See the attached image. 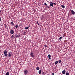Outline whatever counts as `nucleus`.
<instances>
[{"mask_svg":"<svg viewBox=\"0 0 75 75\" xmlns=\"http://www.w3.org/2000/svg\"><path fill=\"white\" fill-rule=\"evenodd\" d=\"M62 62L61 60H59L58 61V62H59V63H61Z\"/></svg>","mask_w":75,"mask_h":75,"instance_id":"obj_22","label":"nucleus"},{"mask_svg":"<svg viewBox=\"0 0 75 75\" xmlns=\"http://www.w3.org/2000/svg\"><path fill=\"white\" fill-rule=\"evenodd\" d=\"M61 6L63 8H65V6H64L63 5H61Z\"/></svg>","mask_w":75,"mask_h":75,"instance_id":"obj_15","label":"nucleus"},{"mask_svg":"<svg viewBox=\"0 0 75 75\" xmlns=\"http://www.w3.org/2000/svg\"><path fill=\"white\" fill-rule=\"evenodd\" d=\"M65 74L66 75H69V73L67 72Z\"/></svg>","mask_w":75,"mask_h":75,"instance_id":"obj_20","label":"nucleus"},{"mask_svg":"<svg viewBox=\"0 0 75 75\" xmlns=\"http://www.w3.org/2000/svg\"><path fill=\"white\" fill-rule=\"evenodd\" d=\"M25 33H26V32H25L23 33V34L24 35H25Z\"/></svg>","mask_w":75,"mask_h":75,"instance_id":"obj_27","label":"nucleus"},{"mask_svg":"<svg viewBox=\"0 0 75 75\" xmlns=\"http://www.w3.org/2000/svg\"><path fill=\"white\" fill-rule=\"evenodd\" d=\"M11 37L12 38H13V37H14V36H13V35H12Z\"/></svg>","mask_w":75,"mask_h":75,"instance_id":"obj_28","label":"nucleus"},{"mask_svg":"<svg viewBox=\"0 0 75 75\" xmlns=\"http://www.w3.org/2000/svg\"><path fill=\"white\" fill-rule=\"evenodd\" d=\"M28 74V70L27 69H25L24 70V74L25 75H26Z\"/></svg>","mask_w":75,"mask_h":75,"instance_id":"obj_2","label":"nucleus"},{"mask_svg":"<svg viewBox=\"0 0 75 75\" xmlns=\"http://www.w3.org/2000/svg\"><path fill=\"white\" fill-rule=\"evenodd\" d=\"M37 24H38V21H37Z\"/></svg>","mask_w":75,"mask_h":75,"instance_id":"obj_31","label":"nucleus"},{"mask_svg":"<svg viewBox=\"0 0 75 75\" xmlns=\"http://www.w3.org/2000/svg\"><path fill=\"white\" fill-rule=\"evenodd\" d=\"M8 56L9 57H11L12 56V54H11V52H9L8 54Z\"/></svg>","mask_w":75,"mask_h":75,"instance_id":"obj_4","label":"nucleus"},{"mask_svg":"<svg viewBox=\"0 0 75 75\" xmlns=\"http://www.w3.org/2000/svg\"><path fill=\"white\" fill-rule=\"evenodd\" d=\"M11 34H14V30H11L10 32Z\"/></svg>","mask_w":75,"mask_h":75,"instance_id":"obj_7","label":"nucleus"},{"mask_svg":"<svg viewBox=\"0 0 75 75\" xmlns=\"http://www.w3.org/2000/svg\"><path fill=\"white\" fill-rule=\"evenodd\" d=\"M48 56L49 59H51V55L50 54H49Z\"/></svg>","mask_w":75,"mask_h":75,"instance_id":"obj_13","label":"nucleus"},{"mask_svg":"<svg viewBox=\"0 0 75 75\" xmlns=\"http://www.w3.org/2000/svg\"><path fill=\"white\" fill-rule=\"evenodd\" d=\"M44 5H45V6H46V7H47V8H50V6H48L46 3H45L44 4Z\"/></svg>","mask_w":75,"mask_h":75,"instance_id":"obj_6","label":"nucleus"},{"mask_svg":"<svg viewBox=\"0 0 75 75\" xmlns=\"http://www.w3.org/2000/svg\"><path fill=\"white\" fill-rule=\"evenodd\" d=\"M11 24V25H14V23H13V22L12 21L11 23H10Z\"/></svg>","mask_w":75,"mask_h":75,"instance_id":"obj_12","label":"nucleus"},{"mask_svg":"<svg viewBox=\"0 0 75 75\" xmlns=\"http://www.w3.org/2000/svg\"><path fill=\"white\" fill-rule=\"evenodd\" d=\"M1 10H0V13H1Z\"/></svg>","mask_w":75,"mask_h":75,"instance_id":"obj_32","label":"nucleus"},{"mask_svg":"<svg viewBox=\"0 0 75 75\" xmlns=\"http://www.w3.org/2000/svg\"><path fill=\"white\" fill-rule=\"evenodd\" d=\"M18 25H15V27L16 28H18Z\"/></svg>","mask_w":75,"mask_h":75,"instance_id":"obj_24","label":"nucleus"},{"mask_svg":"<svg viewBox=\"0 0 75 75\" xmlns=\"http://www.w3.org/2000/svg\"><path fill=\"white\" fill-rule=\"evenodd\" d=\"M52 75H54V73H52Z\"/></svg>","mask_w":75,"mask_h":75,"instance_id":"obj_29","label":"nucleus"},{"mask_svg":"<svg viewBox=\"0 0 75 75\" xmlns=\"http://www.w3.org/2000/svg\"><path fill=\"white\" fill-rule=\"evenodd\" d=\"M39 74H41V70H40L38 71Z\"/></svg>","mask_w":75,"mask_h":75,"instance_id":"obj_14","label":"nucleus"},{"mask_svg":"<svg viewBox=\"0 0 75 75\" xmlns=\"http://www.w3.org/2000/svg\"><path fill=\"white\" fill-rule=\"evenodd\" d=\"M50 7H54L53 4H54V6H55L56 5V3H53L51 1L50 2Z\"/></svg>","mask_w":75,"mask_h":75,"instance_id":"obj_1","label":"nucleus"},{"mask_svg":"<svg viewBox=\"0 0 75 75\" xmlns=\"http://www.w3.org/2000/svg\"><path fill=\"white\" fill-rule=\"evenodd\" d=\"M29 28V27H25V30H28V28Z\"/></svg>","mask_w":75,"mask_h":75,"instance_id":"obj_17","label":"nucleus"},{"mask_svg":"<svg viewBox=\"0 0 75 75\" xmlns=\"http://www.w3.org/2000/svg\"><path fill=\"white\" fill-rule=\"evenodd\" d=\"M44 46H45V48H46V47H47V45H45Z\"/></svg>","mask_w":75,"mask_h":75,"instance_id":"obj_25","label":"nucleus"},{"mask_svg":"<svg viewBox=\"0 0 75 75\" xmlns=\"http://www.w3.org/2000/svg\"><path fill=\"white\" fill-rule=\"evenodd\" d=\"M0 21H1V18L0 17Z\"/></svg>","mask_w":75,"mask_h":75,"instance_id":"obj_26","label":"nucleus"},{"mask_svg":"<svg viewBox=\"0 0 75 75\" xmlns=\"http://www.w3.org/2000/svg\"><path fill=\"white\" fill-rule=\"evenodd\" d=\"M58 61L57 60L55 62L54 64L55 65H57V64H58Z\"/></svg>","mask_w":75,"mask_h":75,"instance_id":"obj_9","label":"nucleus"},{"mask_svg":"<svg viewBox=\"0 0 75 75\" xmlns=\"http://www.w3.org/2000/svg\"><path fill=\"white\" fill-rule=\"evenodd\" d=\"M40 18H41V20H42H42H43V19H44V16H41Z\"/></svg>","mask_w":75,"mask_h":75,"instance_id":"obj_10","label":"nucleus"},{"mask_svg":"<svg viewBox=\"0 0 75 75\" xmlns=\"http://www.w3.org/2000/svg\"><path fill=\"white\" fill-rule=\"evenodd\" d=\"M31 57H34L35 56L34 55L33 53V52H31L30 54Z\"/></svg>","mask_w":75,"mask_h":75,"instance_id":"obj_3","label":"nucleus"},{"mask_svg":"<svg viewBox=\"0 0 75 75\" xmlns=\"http://www.w3.org/2000/svg\"><path fill=\"white\" fill-rule=\"evenodd\" d=\"M20 26H21V24L20 23Z\"/></svg>","mask_w":75,"mask_h":75,"instance_id":"obj_30","label":"nucleus"},{"mask_svg":"<svg viewBox=\"0 0 75 75\" xmlns=\"http://www.w3.org/2000/svg\"><path fill=\"white\" fill-rule=\"evenodd\" d=\"M62 38V37H60V38H59V40H61Z\"/></svg>","mask_w":75,"mask_h":75,"instance_id":"obj_23","label":"nucleus"},{"mask_svg":"<svg viewBox=\"0 0 75 75\" xmlns=\"http://www.w3.org/2000/svg\"><path fill=\"white\" fill-rule=\"evenodd\" d=\"M71 14H73V15H75V12L73 10H71Z\"/></svg>","mask_w":75,"mask_h":75,"instance_id":"obj_5","label":"nucleus"},{"mask_svg":"<svg viewBox=\"0 0 75 75\" xmlns=\"http://www.w3.org/2000/svg\"><path fill=\"white\" fill-rule=\"evenodd\" d=\"M4 54H7V51L6 50H4Z\"/></svg>","mask_w":75,"mask_h":75,"instance_id":"obj_8","label":"nucleus"},{"mask_svg":"<svg viewBox=\"0 0 75 75\" xmlns=\"http://www.w3.org/2000/svg\"><path fill=\"white\" fill-rule=\"evenodd\" d=\"M66 72V71H65V70H63V71H62V74H65Z\"/></svg>","mask_w":75,"mask_h":75,"instance_id":"obj_11","label":"nucleus"},{"mask_svg":"<svg viewBox=\"0 0 75 75\" xmlns=\"http://www.w3.org/2000/svg\"><path fill=\"white\" fill-rule=\"evenodd\" d=\"M9 74H10L9 73V72H7L6 73V75H9Z\"/></svg>","mask_w":75,"mask_h":75,"instance_id":"obj_18","label":"nucleus"},{"mask_svg":"<svg viewBox=\"0 0 75 75\" xmlns=\"http://www.w3.org/2000/svg\"><path fill=\"white\" fill-rule=\"evenodd\" d=\"M36 69L37 70H38H38L40 69V67H36Z\"/></svg>","mask_w":75,"mask_h":75,"instance_id":"obj_16","label":"nucleus"},{"mask_svg":"<svg viewBox=\"0 0 75 75\" xmlns=\"http://www.w3.org/2000/svg\"><path fill=\"white\" fill-rule=\"evenodd\" d=\"M38 24L39 25H39L38 23Z\"/></svg>","mask_w":75,"mask_h":75,"instance_id":"obj_33","label":"nucleus"},{"mask_svg":"<svg viewBox=\"0 0 75 75\" xmlns=\"http://www.w3.org/2000/svg\"><path fill=\"white\" fill-rule=\"evenodd\" d=\"M4 56H5V57H7V55H8L7 54H5L4 55Z\"/></svg>","mask_w":75,"mask_h":75,"instance_id":"obj_21","label":"nucleus"},{"mask_svg":"<svg viewBox=\"0 0 75 75\" xmlns=\"http://www.w3.org/2000/svg\"><path fill=\"white\" fill-rule=\"evenodd\" d=\"M4 27H5V28H7V25L6 24H5Z\"/></svg>","mask_w":75,"mask_h":75,"instance_id":"obj_19","label":"nucleus"}]
</instances>
